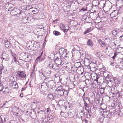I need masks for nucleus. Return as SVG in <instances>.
I'll list each match as a JSON object with an SVG mask.
<instances>
[{
	"instance_id": "f257e3e1",
	"label": "nucleus",
	"mask_w": 123,
	"mask_h": 123,
	"mask_svg": "<svg viewBox=\"0 0 123 123\" xmlns=\"http://www.w3.org/2000/svg\"><path fill=\"white\" fill-rule=\"evenodd\" d=\"M24 11L21 10V11L19 12V16H20L23 18H25L24 19V20L25 21L26 20L27 21L26 22H24V23H29V21H31V19L29 17H26V13L25 12V11L26 10V9H23Z\"/></svg>"
},
{
	"instance_id": "f03ea898",
	"label": "nucleus",
	"mask_w": 123,
	"mask_h": 123,
	"mask_svg": "<svg viewBox=\"0 0 123 123\" xmlns=\"http://www.w3.org/2000/svg\"><path fill=\"white\" fill-rule=\"evenodd\" d=\"M19 11L16 8H13L11 10L10 14L12 16L16 15L17 16H19Z\"/></svg>"
},
{
	"instance_id": "7ed1b4c3",
	"label": "nucleus",
	"mask_w": 123,
	"mask_h": 123,
	"mask_svg": "<svg viewBox=\"0 0 123 123\" xmlns=\"http://www.w3.org/2000/svg\"><path fill=\"white\" fill-rule=\"evenodd\" d=\"M81 112L83 113V116L87 118H90L91 117L90 114H89V111L88 110H85V111H81Z\"/></svg>"
},
{
	"instance_id": "20e7f679",
	"label": "nucleus",
	"mask_w": 123,
	"mask_h": 123,
	"mask_svg": "<svg viewBox=\"0 0 123 123\" xmlns=\"http://www.w3.org/2000/svg\"><path fill=\"white\" fill-rule=\"evenodd\" d=\"M2 57L1 59L5 61H8L10 57L9 55L7 54L4 51L2 52Z\"/></svg>"
},
{
	"instance_id": "39448f33",
	"label": "nucleus",
	"mask_w": 123,
	"mask_h": 123,
	"mask_svg": "<svg viewBox=\"0 0 123 123\" xmlns=\"http://www.w3.org/2000/svg\"><path fill=\"white\" fill-rule=\"evenodd\" d=\"M26 75L23 71H18L17 73L16 76L18 77H21L24 78L25 77Z\"/></svg>"
},
{
	"instance_id": "423d86ee",
	"label": "nucleus",
	"mask_w": 123,
	"mask_h": 123,
	"mask_svg": "<svg viewBox=\"0 0 123 123\" xmlns=\"http://www.w3.org/2000/svg\"><path fill=\"white\" fill-rule=\"evenodd\" d=\"M118 104H119L118 103ZM111 108L110 110H111L112 109H115L114 111L117 110V111H118L120 109V107L118 104L117 103L116 104L115 103H113L111 105Z\"/></svg>"
},
{
	"instance_id": "0eeeda50",
	"label": "nucleus",
	"mask_w": 123,
	"mask_h": 123,
	"mask_svg": "<svg viewBox=\"0 0 123 123\" xmlns=\"http://www.w3.org/2000/svg\"><path fill=\"white\" fill-rule=\"evenodd\" d=\"M67 51V49H65L64 48H62L59 49V54L61 55H67L68 54Z\"/></svg>"
},
{
	"instance_id": "6e6552de",
	"label": "nucleus",
	"mask_w": 123,
	"mask_h": 123,
	"mask_svg": "<svg viewBox=\"0 0 123 123\" xmlns=\"http://www.w3.org/2000/svg\"><path fill=\"white\" fill-rule=\"evenodd\" d=\"M47 84L45 83H43L42 84H41L40 85L41 86H39V87L40 89V88H41L42 89L43 91H45L47 90ZM39 86H40V85Z\"/></svg>"
},
{
	"instance_id": "1a4fd4ad",
	"label": "nucleus",
	"mask_w": 123,
	"mask_h": 123,
	"mask_svg": "<svg viewBox=\"0 0 123 123\" xmlns=\"http://www.w3.org/2000/svg\"><path fill=\"white\" fill-rule=\"evenodd\" d=\"M22 61H21V62L19 63L20 65L23 67L26 68L29 67V65L28 63H26L25 61H23V60Z\"/></svg>"
},
{
	"instance_id": "9d476101",
	"label": "nucleus",
	"mask_w": 123,
	"mask_h": 123,
	"mask_svg": "<svg viewBox=\"0 0 123 123\" xmlns=\"http://www.w3.org/2000/svg\"><path fill=\"white\" fill-rule=\"evenodd\" d=\"M20 58L24 59H26L28 58V57L27 53H22L20 55Z\"/></svg>"
},
{
	"instance_id": "9b49d317",
	"label": "nucleus",
	"mask_w": 123,
	"mask_h": 123,
	"mask_svg": "<svg viewBox=\"0 0 123 123\" xmlns=\"http://www.w3.org/2000/svg\"><path fill=\"white\" fill-rule=\"evenodd\" d=\"M4 8L6 11H10L12 10V6H9V4H6L4 6Z\"/></svg>"
},
{
	"instance_id": "f8f14e48",
	"label": "nucleus",
	"mask_w": 123,
	"mask_h": 123,
	"mask_svg": "<svg viewBox=\"0 0 123 123\" xmlns=\"http://www.w3.org/2000/svg\"><path fill=\"white\" fill-rule=\"evenodd\" d=\"M64 90V89H63L62 88H61V89H57V91L58 93L60 94V97L63 96V92Z\"/></svg>"
},
{
	"instance_id": "ddd939ff",
	"label": "nucleus",
	"mask_w": 123,
	"mask_h": 123,
	"mask_svg": "<svg viewBox=\"0 0 123 123\" xmlns=\"http://www.w3.org/2000/svg\"><path fill=\"white\" fill-rule=\"evenodd\" d=\"M59 57L58 58V59H57L56 60H54V61L56 62L57 64L61 65L62 61L61 60V56H59Z\"/></svg>"
},
{
	"instance_id": "4468645a",
	"label": "nucleus",
	"mask_w": 123,
	"mask_h": 123,
	"mask_svg": "<svg viewBox=\"0 0 123 123\" xmlns=\"http://www.w3.org/2000/svg\"><path fill=\"white\" fill-rule=\"evenodd\" d=\"M117 10L114 11L113 12H111L110 14V16L111 17H115L118 15Z\"/></svg>"
},
{
	"instance_id": "2eb2a0df",
	"label": "nucleus",
	"mask_w": 123,
	"mask_h": 123,
	"mask_svg": "<svg viewBox=\"0 0 123 123\" xmlns=\"http://www.w3.org/2000/svg\"><path fill=\"white\" fill-rule=\"evenodd\" d=\"M43 60L44 59L43 58H40V57H38L36 59L35 62L37 63H40L43 61Z\"/></svg>"
},
{
	"instance_id": "dca6fc26",
	"label": "nucleus",
	"mask_w": 123,
	"mask_h": 123,
	"mask_svg": "<svg viewBox=\"0 0 123 123\" xmlns=\"http://www.w3.org/2000/svg\"><path fill=\"white\" fill-rule=\"evenodd\" d=\"M119 34L121 35L119 37V39L121 41H123V31L119 32Z\"/></svg>"
},
{
	"instance_id": "f3484780",
	"label": "nucleus",
	"mask_w": 123,
	"mask_h": 123,
	"mask_svg": "<svg viewBox=\"0 0 123 123\" xmlns=\"http://www.w3.org/2000/svg\"><path fill=\"white\" fill-rule=\"evenodd\" d=\"M102 81H99V83H105L107 84L109 83V81H108L107 80H108L107 79H104V78H103V79H102Z\"/></svg>"
},
{
	"instance_id": "a211bd4d",
	"label": "nucleus",
	"mask_w": 123,
	"mask_h": 123,
	"mask_svg": "<svg viewBox=\"0 0 123 123\" xmlns=\"http://www.w3.org/2000/svg\"><path fill=\"white\" fill-rule=\"evenodd\" d=\"M81 64L80 62H76L74 65L75 67H76L77 68L81 67Z\"/></svg>"
},
{
	"instance_id": "6ab92c4d",
	"label": "nucleus",
	"mask_w": 123,
	"mask_h": 123,
	"mask_svg": "<svg viewBox=\"0 0 123 123\" xmlns=\"http://www.w3.org/2000/svg\"><path fill=\"white\" fill-rule=\"evenodd\" d=\"M0 116L1 117V118L4 120V121L5 122L6 120V119L7 117V116L6 115L2 114Z\"/></svg>"
},
{
	"instance_id": "aec40b11",
	"label": "nucleus",
	"mask_w": 123,
	"mask_h": 123,
	"mask_svg": "<svg viewBox=\"0 0 123 123\" xmlns=\"http://www.w3.org/2000/svg\"><path fill=\"white\" fill-rule=\"evenodd\" d=\"M119 32H118V31L117 30H113L112 31L111 33L115 37L116 36V35L117 33H119Z\"/></svg>"
},
{
	"instance_id": "412c9836",
	"label": "nucleus",
	"mask_w": 123,
	"mask_h": 123,
	"mask_svg": "<svg viewBox=\"0 0 123 123\" xmlns=\"http://www.w3.org/2000/svg\"><path fill=\"white\" fill-rule=\"evenodd\" d=\"M4 42L5 43V47L7 48L9 47L10 43L8 41V40H5L4 41Z\"/></svg>"
},
{
	"instance_id": "4be33fe9",
	"label": "nucleus",
	"mask_w": 123,
	"mask_h": 123,
	"mask_svg": "<svg viewBox=\"0 0 123 123\" xmlns=\"http://www.w3.org/2000/svg\"><path fill=\"white\" fill-rule=\"evenodd\" d=\"M87 43L88 45L91 46L92 47L93 45V43L92 42V40L91 39H88V40Z\"/></svg>"
},
{
	"instance_id": "5701e85b",
	"label": "nucleus",
	"mask_w": 123,
	"mask_h": 123,
	"mask_svg": "<svg viewBox=\"0 0 123 123\" xmlns=\"http://www.w3.org/2000/svg\"><path fill=\"white\" fill-rule=\"evenodd\" d=\"M71 68L72 70V72H74L75 71H77L78 69V68H77L76 67H75V66L74 65L71 67Z\"/></svg>"
},
{
	"instance_id": "b1692460",
	"label": "nucleus",
	"mask_w": 123,
	"mask_h": 123,
	"mask_svg": "<svg viewBox=\"0 0 123 123\" xmlns=\"http://www.w3.org/2000/svg\"><path fill=\"white\" fill-rule=\"evenodd\" d=\"M47 98L49 100H53L54 99V97L51 94H48L47 96Z\"/></svg>"
},
{
	"instance_id": "393cba45",
	"label": "nucleus",
	"mask_w": 123,
	"mask_h": 123,
	"mask_svg": "<svg viewBox=\"0 0 123 123\" xmlns=\"http://www.w3.org/2000/svg\"><path fill=\"white\" fill-rule=\"evenodd\" d=\"M93 29L91 27L89 28H87V30L84 32V34H86L87 33H88L92 30Z\"/></svg>"
},
{
	"instance_id": "a878e982",
	"label": "nucleus",
	"mask_w": 123,
	"mask_h": 123,
	"mask_svg": "<svg viewBox=\"0 0 123 123\" xmlns=\"http://www.w3.org/2000/svg\"><path fill=\"white\" fill-rule=\"evenodd\" d=\"M69 90H66L65 89H64V91L63 95V96H67L68 95V93Z\"/></svg>"
},
{
	"instance_id": "bb28decb",
	"label": "nucleus",
	"mask_w": 123,
	"mask_h": 123,
	"mask_svg": "<svg viewBox=\"0 0 123 123\" xmlns=\"http://www.w3.org/2000/svg\"><path fill=\"white\" fill-rule=\"evenodd\" d=\"M106 79H107L108 80H107L108 81H109V82H113V81H114L115 80L113 78H110V77L108 76L106 78Z\"/></svg>"
},
{
	"instance_id": "cd10ccee",
	"label": "nucleus",
	"mask_w": 123,
	"mask_h": 123,
	"mask_svg": "<svg viewBox=\"0 0 123 123\" xmlns=\"http://www.w3.org/2000/svg\"><path fill=\"white\" fill-rule=\"evenodd\" d=\"M98 41L99 44L102 46V47L104 46L105 45V43L103 42L102 40H99Z\"/></svg>"
},
{
	"instance_id": "c85d7f7f",
	"label": "nucleus",
	"mask_w": 123,
	"mask_h": 123,
	"mask_svg": "<svg viewBox=\"0 0 123 123\" xmlns=\"http://www.w3.org/2000/svg\"><path fill=\"white\" fill-rule=\"evenodd\" d=\"M53 33L54 35L55 36L60 35L61 34L60 32L56 31H54Z\"/></svg>"
},
{
	"instance_id": "c756f323",
	"label": "nucleus",
	"mask_w": 123,
	"mask_h": 123,
	"mask_svg": "<svg viewBox=\"0 0 123 123\" xmlns=\"http://www.w3.org/2000/svg\"><path fill=\"white\" fill-rule=\"evenodd\" d=\"M32 12L33 13V14H35L38 12V10L36 8H34V9L32 10Z\"/></svg>"
},
{
	"instance_id": "7c9ffc66",
	"label": "nucleus",
	"mask_w": 123,
	"mask_h": 123,
	"mask_svg": "<svg viewBox=\"0 0 123 123\" xmlns=\"http://www.w3.org/2000/svg\"><path fill=\"white\" fill-rule=\"evenodd\" d=\"M105 89L104 88L101 87L100 88V93L102 94L104 93Z\"/></svg>"
},
{
	"instance_id": "2f4dec72",
	"label": "nucleus",
	"mask_w": 123,
	"mask_h": 123,
	"mask_svg": "<svg viewBox=\"0 0 123 123\" xmlns=\"http://www.w3.org/2000/svg\"><path fill=\"white\" fill-rule=\"evenodd\" d=\"M12 86H14L15 87V88H18V83L15 81H14L12 83Z\"/></svg>"
},
{
	"instance_id": "473e14b6",
	"label": "nucleus",
	"mask_w": 123,
	"mask_h": 123,
	"mask_svg": "<svg viewBox=\"0 0 123 123\" xmlns=\"http://www.w3.org/2000/svg\"><path fill=\"white\" fill-rule=\"evenodd\" d=\"M118 53L117 52H115L114 54V55L112 57V58L113 60H115V58L116 57L117 55H118Z\"/></svg>"
},
{
	"instance_id": "72a5a7b5",
	"label": "nucleus",
	"mask_w": 123,
	"mask_h": 123,
	"mask_svg": "<svg viewBox=\"0 0 123 123\" xmlns=\"http://www.w3.org/2000/svg\"><path fill=\"white\" fill-rule=\"evenodd\" d=\"M16 111H17V112H16V111L14 112H13V115L17 117H19L20 116V114L18 112V111L17 110Z\"/></svg>"
},
{
	"instance_id": "f704fd0d",
	"label": "nucleus",
	"mask_w": 123,
	"mask_h": 123,
	"mask_svg": "<svg viewBox=\"0 0 123 123\" xmlns=\"http://www.w3.org/2000/svg\"><path fill=\"white\" fill-rule=\"evenodd\" d=\"M3 92L4 94H7L9 93V91L7 88L6 89V90L3 91Z\"/></svg>"
},
{
	"instance_id": "c9c22d12",
	"label": "nucleus",
	"mask_w": 123,
	"mask_h": 123,
	"mask_svg": "<svg viewBox=\"0 0 123 123\" xmlns=\"http://www.w3.org/2000/svg\"><path fill=\"white\" fill-rule=\"evenodd\" d=\"M103 74V76L105 78L108 76L109 75L107 73L104 72Z\"/></svg>"
},
{
	"instance_id": "e433bc0d",
	"label": "nucleus",
	"mask_w": 123,
	"mask_h": 123,
	"mask_svg": "<svg viewBox=\"0 0 123 123\" xmlns=\"http://www.w3.org/2000/svg\"><path fill=\"white\" fill-rule=\"evenodd\" d=\"M111 83V82H109V83L107 84V85L109 86V87H110V88H111V90H112V88H114L112 87V85L110 83Z\"/></svg>"
},
{
	"instance_id": "4c0bfd02",
	"label": "nucleus",
	"mask_w": 123,
	"mask_h": 123,
	"mask_svg": "<svg viewBox=\"0 0 123 123\" xmlns=\"http://www.w3.org/2000/svg\"><path fill=\"white\" fill-rule=\"evenodd\" d=\"M84 106L85 107V110H86V107H89V105L88 104H87L86 103V102L85 101H84Z\"/></svg>"
},
{
	"instance_id": "58836bf2",
	"label": "nucleus",
	"mask_w": 123,
	"mask_h": 123,
	"mask_svg": "<svg viewBox=\"0 0 123 123\" xmlns=\"http://www.w3.org/2000/svg\"><path fill=\"white\" fill-rule=\"evenodd\" d=\"M87 10L86 7V8H82L80 9V12H83L84 11H86Z\"/></svg>"
},
{
	"instance_id": "ea45409f",
	"label": "nucleus",
	"mask_w": 123,
	"mask_h": 123,
	"mask_svg": "<svg viewBox=\"0 0 123 123\" xmlns=\"http://www.w3.org/2000/svg\"><path fill=\"white\" fill-rule=\"evenodd\" d=\"M112 116V113L110 112L109 113H108V114L107 115H106V117L107 118H110Z\"/></svg>"
},
{
	"instance_id": "a19ab883",
	"label": "nucleus",
	"mask_w": 123,
	"mask_h": 123,
	"mask_svg": "<svg viewBox=\"0 0 123 123\" xmlns=\"http://www.w3.org/2000/svg\"><path fill=\"white\" fill-rule=\"evenodd\" d=\"M84 63H88L89 62V59L86 58L84 59Z\"/></svg>"
},
{
	"instance_id": "79ce46f5",
	"label": "nucleus",
	"mask_w": 123,
	"mask_h": 123,
	"mask_svg": "<svg viewBox=\"0 0 123 123\" xmlns=\"http://www.w3.org/2000/svg\"><path fill=\"white\" fill-rule=\"evenodd\" d=\"M116 95L117 96L119 97H121L122 96V94H121L119 92H116Z\"/></svg>"
},
{
	"instance_id": "37998d69",
	"label": "nucleus",
	"mask_w": 123,
	"mask_h": 123,
	"mask_svg": "<svg viewBox=\"0 0 123 123\" xmlns=\"http://www.w3.org/2000/svg\"><path fill=\"white\" fill-rule=\"evenodd\" d=\"M123 9H118V10H117L118 14L119 13L120 14L122 13L123 12Z\"/></svg>"
},
{
	"instance_id": "c03bdc74",
	"label": "nucleus",
	"mask_w": 123,
	"mask_h": 123,
	"mask_svg": "<svg viewBox=\"0 0 123 123\" xmlns=\"http://www.w3.org/2000/svg\"><path fill=\"white\" fill-rule=\"evenodd\" d=\"M62 30L64 32H66L67 31L68 29H67L66 28V27H65V26L64 27V28L63 29H62Z\"/></svg>"
},
{
	"instance_id": "a18cd8bd",
	"label": "nucleus",
	"mask_w": 123,
	"mask_h": 123,
	"mask_svg": "<svg viewBox=\"0 0 123 123\" xmlns=\"http://www.w3.org/2000/svg\"><path fill=\"white\" fill-rule=\"evenodd\" d=\"M0 123H5V122L4 121V120L1 118L0 116Z\"/></svg>"
},
{
	"instance_id": "49530a36",
	"label": "nucleus",
	"mask_w": 123,
	"mask_h": 123,
	"mask_svg": "<svg viewBox=\"0 0 123 123\" xmlns=\"http://www.w3.org/2000/svg\"><path fill=\"white\" fill-rule=\"evenodd\" d=\"M65 26V25L63 24H61L60 25V27L61 30H62V29H63L64 28Z\"/></svg>"
},
{
	"instance_id": "de8ad7c7",
	"label": "nucleus",
	"mask_w": 123,
	"mask_h": 123,
	"mask_svg": "<svg viewBox=\"0 0 123 123\" xmlns=\"http://www.w3.org/2000/svg\"><path fill=\"white\" fill-rule=\"evenodd\" d=\"M100 79V77L98 78V77H96V79H95V81H97L98 83V81Z\"/></svg>"
},
{
	"instance_id": "09e8293b",
	"label": "nucleus",
	"mask_w": 123,
	"mask_h": 123,
	"mask_svg": "<svg viewBox=\"0 0 123 123\" xmlns=\"http://www.w3.org/2000/svg\"><path fill=\"white\" fill-rule=\"evenodd\" d=\"M14 61L15 62H17L16 61V56H15L14 57H12Z\"/></svg>"
},
{
	"instance_id": "8fccbe9b",
	"label": "nucleus",
	"mask_w": 123,
	"mask_h": 123,
	"mask_svg": "<svg viewBox=\"0 0 123 123\" xmlns=\"http://www.w3.org/2000/svg\"><path fill=\"white\" fill-rule=\"evenodd\" d=\"M88 97H86L83 100L84 101H84H85V100L87 101H88L89 103V101L88 99Z\"/></svg>"
},
{
	"instance_id": "3c124183",
	"label": "nucleus",
	"mask_w": 123,
	"mask_h": 123,
	"mask_svg": "<svg viewBox=\"0 0 123 123\" xmlns=\"http://www.w3.org/2000/svg\"><path fill=\"white\" fill-rule=\"evenodd\" d=\"M118 116H121L123 114V113L121 111H119V112H118Z\"/></svg>"
},
{
	"instance_id": "603ef678",
	"label": "nucleus",
	"mask_w": 123,
	"mask_h": 123,
	"mask_svg": "<svg viewBox=\"0 0 123 123\" xmlns=\"http://www.w3.org/2000/svg\"><path fill=\"white\" fill-rule=\"evenodd\" d=\"M108 4L107 2H105L104 4H103V7L107 6H108Z\"/></svg>"
},
{
	"instance_id": "864d4df0",
	"label": "nucleus",
	"mask_w": 123,
	"mask_h": 123,
	"mask_svg": "<svg viewBox=\"0 0 123 123\" xmlns=\"http://www.w3.org/2000/svg\"><path fill=\"white\" fill-rule=\"evenodd\" d=\"M119 59L120 60H121L120 63L121 64H122L123 66V58H120Z\"/></svg>"
},
{
	"instance_id": "5fc2aeb1",
	"label": "nucleus",
	"mask_w": 123,
	"mask_h": 123,
	"mask_svg": "<svg viewBox=\"0 0 123 123\" xmlns=\"http://www.w3.org/2000/svg\"><path fill=\"white\" fill-rule=\"evenodd\" d=\"M110 112H109L108 111H104V115H105L106 117V115H107L108 114V113H109Z\"/></svg>"
},
{
	"instance_id": "6e6d98bb",
	"label": "nucleus",
	"mask_w": 123,
	"mask_h": 123,
	"mask_svg": "<svg viewBox=\"0 0 123 123\" xmlns=\"http://www.w3.org/2000/svg\"><path fill=\"white\" fill-rule=\"evenodd\" d=\"M56 54H55V56H54V60H56L57 59H58V58H59V57H58V56H56Z\"/></svg>"
},
{
	"instance_id": "4d7b16f0",
	"label": "nucleus",
	"mask_w": 123,
	"mask_h": 123,
	"mask_svg": "<svg viewBox=\"0 0 123 123\" xmlns=\"http://www.w3.org/2000/svg\"><path fill=\"white\" fill-rule=\"evenodd\" d=\"M97 6V5H94L92 4V9H94V8L96 7Z\"/></svg>"
},
{
	"instance_id": "13d9d810",
	"label": "nucleus",
	"mask_w": 123,
	"mask_h": 123,
	"mask_svg": "<svg viewBox=\"0 0 123 123\" xmlns=\"http://www.w3.org/2000/svg\"><path fill=\"white\" fill-rule=\"evenodd\" d=\"M4 69V67H3L2 68H0V74H2V71Z\"/></svg>"
},
{
	"instance_id": "bf43d9fd",
	"label": "nucleus",
	"mask_w": 123,
	"mask_h": 123,
	"mask_svg": "<svg viewBox=\"0 0 123 123\" xmlns=\"http://www.w3.org/2000/svg\"><path fill=\"white\" fill-rule=\"evenodd\" d=\"M55 65L54 64H53L51 65V66H50V67H51L53 69H55Z\"/></svg>"
},
{
	"instance_id": "052dcab7",
	"label": "nucleus",
	"mask_w": 123,
	"mask_h": 123,
	"mask_svg": "<svg viewBox=\"0 0 123 123\" xmlns=\"http://www.w3.org/2000/svg\"><path fill=\"white\" fill-rule=\"evenodd\" d=\"M13 108L14 109H16V110H17L18 111H19V108L18 107L15 106Z\"/></svg>"
},
{
	"instance_id": "680f3d73",
	"label": "nucleus",
	"mask_w": 123,
	"mask_h": 123,
	"mask_svg": "<svg viewBox=\"0 0 123 123\" xmlns=\"http://www.w3.org/2000/svg\"><path fill=\"white\" fill-rule=\"evenodd\" d=\"M3 89V86H0V92Z\"/></svg>"
},
{
	"instance_id": "e2e57ef3",
	"label": "nucleus",
	"mask_w": 123,
	"mask_h": 123,
	"mask_svg": "<svg viewBox=\"0 0 123 123\" xmlns=\"http://www.w3.org/2000/svg\"><path fill=\"white\" fill-rule=\"evenodd\" d=\"M85 93H84V94H83V96L82 97V98H83V100L84 99H85V98H86L85 97Z\"/></svg>"
},
{
	"instance_id": "0e129e2a",
	"label": "nucleus",
	"mask_w": 123,
	"mask_h": 123,
	"mask_svg": "<svg viewBox=\"0 0 123 123\" xmlns=\"http://www.w3.org/2000/svg\"><path fill=\"white\" fill-rule=\"evenodd\" d=\"M68 104H69V106H67V107H68V108H71V103L70 104H69V103H68Z\"/></svg>"
},
{
	"instance_id": "69168bd1",
	"label": "nucleus",
	"mask_w": 123,
	"mask_h": 123,
	"mask_svg": "<svg viewBox=\"0 0 123 123\" xmlns=\"http://www.w3.org/2000/svg\"><path fill=\"white\" fill-rule=\"evenodd\" d=\"M43 54V52L42 51L41 53L40 54V55L38 57H41V56Z\"/></svg>"
},
{
	"instance_id": "338daca9",
	"label": "nucleus",
	"mask_w": 123,
	"mask_h": 123,
	"mask_svg": "<svg viewBox=\"0 0 123 123\" xmlns=\"http://www.w3.org/2000/svg\"><path fill=\"white\" fill-rule=\"evenodd\" d=\"M64 58H65V59H66V58L68 59L69 58V57L68 56L66 55H64Z\"/></svg>"
},
{
	"instance_id": "774afa93",
	"label": "nucleus",
	"mask_w": 123,
	"mask_h": 123,
	"mask_svg": "<svg viewBox=\"0 0 123 123\" xmlns=\"http://www.w3.org/2000/svg\"><path fill=\"white\" fill-rule=\"evenodd\" d=\"M115 111H112H112H111V112H110L111 113H112V115H114V114H115Z\"/></svg>"
}]
</instances>
